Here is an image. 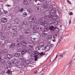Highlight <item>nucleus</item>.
Here are the masks:
<instances>
[{"label":"nucleus","mask_w":75,"mask_h":75,"mask_svg":"<svg viewBox=\"0 0 75 75\" xmlns=\"http://www.w3.org/2000/svg\"><path fill=\"white\" fill-rule=\"evenodd\" d=\"M5 45L4 44H2L1 45V47H4Z\"/></svg>","instance_id":"obj_57"},{"label":"nucleus","mask_w":75,"mask_h":75,"mask_svg":"<svg viewBox=\"0 0 75 75\" xmlns=\"http://www.w3.org/2000/svg\"><path fill=\"white\" fill-rule=\"evenodd\" d=\"M14 55L15 57H18L19 59H20V58H21L23 57V55H21V54L18 53H15Z\"/></svg>","instance_id":"obj_10"},{"label":"nucleus","mask_w":75,"mask_h":75,"mask_svg":"<svg viewBox=\"0 0 75 75\" xmlns=\"http://www.w3.org/2000/svg\"><path fill=\"white\" fill-rule=\"evenodd\" d=\"M52 41H53V42H55V39L53 40Z\"/></svg>","instance_id":"obj_64"},{"label":"nucleus","mask_w":75,"mask_h":75,"mask_svg":"<svg viewBox=\"0 0 75 75\" xmlns=\"http://www.w3.org/2000/svg\"><path fill=\"white\" fill-rule=\"evenodd\" d=\"M67 2L69 4H71V1H69L68 0H67Z\"/></svg>","instance_id":"obj_53"},{"label":"nucleus","mask_w":75,"mask_h":75,"mask_svg":"<svg viewBox=\"0 0 75 75\" xmlns=\"http://www.w3.org/2000/svg\"><path fill=\"white\" fill-rule=\"evenodd\" d=\"M63 39V38H62V37H61L60 38V41H62V40Z\"/></svg>","instance_id":"obj_59"},{"label":"nucleus","mask_w":75,"mask_h":75,"mask_svg":"<svg viewBox=\"0 0 75 75\" xmlns=\"http://www.w3.org/2000/svg\"><path fill=\"white\" fill-rule=\"evenodd\" d=\"M28 4V1L26 0H25L23 1V4H25V5H27Z\"/></svg>","instance_id":"obj_40"},{"label":"nucleus","mask_w":75,"mask_h":75,"mask_svg":"<svg viewBox=\"0 0 75 75\" xmlns=\"http://www.w3.org/2000/svg\"><path fill=\"white\" fill-rule=\"evenodd\" d=\"M21 43L22 45H24V44H27V42L25 41H22L21 42Z\"/></svg>","instance_id":"obj_44"},{"label":"nucleus","mask_w":75,"mask_h":75,"mask_svg":"<svg viewBox=\"0 0 75 75\" xmlns=\"http://www.w3.org/2000/svg\"><path fill=\"white\" fill-rule=\"evenodd\" d=\"M51 38H52V36H51V35H49L47 36V39L48 40H51Z\"/></svg>","instance_id":"obj_38"},{"label":"nucleus","mask_w":75,"mask_h":75,"mask_svg":"<svg viewBox=\"0 0 75 75\" xmlns=\"http://www.w3.org/2000/svg\"><path fill=\"white\" fill-rule=\"evenodd\" d=\"M5 59H7V58H4L2 59L1 61V62L2 64H4L6 62V60Z\"/></svg>","instance_id":"obj_27"},{"label":"nucleus","mask_w":75,"mask_h":75,"mask_svg":"<svg viewBox=\"0 0 75 75\" xmlns=\"http://www.w3.org/2000/svg\"><path fill=\"white\" fill-rule=\"evenodd\" d=\"M35 26H34L33 28V30L34 31H35L37 29V26H38V23L37 22H35L34 23Z\"/></svg>","instance_id":"obj_13"},{"label":"nucleus","mask_w":75,"mask_h":75,"mask_svg":"<svg viewBox=\"0 0 75 75\" xmlns=\"http://www.w3.org/2000/svg\"><path fill=\"white\" fill-rule=\"evenodd\" d=\"M8 12L7 11H4V13L5 14H7V13Z\"/></svg>","instance_id":"obj_54"},{"label":"nucleus","mask_w":75,"mask_h":75,"mask_svg":"<svg viewBox=\"0 0 75 75\" xmlns=\"http://www.w3.org/2000/svg\"><path fill=\"white\" fill-rule=\"evenodd\" d=\"M27 27L28 28H31L32 27V24L29 23L28 24Z\"/></svg>","instance_id":"obj_32"},{"label":"nucleus","mask_w":75,"mask_h":75,"mask_svg":"<svg viewBox=\"0 0 75 75\" xmlns=\"http://www.w3.org/2000/svg\"><path fill=\"white\" fill-rule=\"evenodd\" d=\"M55 28V27H54L53 26H52L50 27V29L51 30H54Z\"/></svg>","instance_id":"obj_42"},{"label":"nucleus","mask_w":75,"mask_h":75,"mask_svg":"<svg viewBox=\"0 0 75 75\" xmlns=\"http://www.w3.org/2000/svg\"><path fill=\"white\" fill-rule=\"evenodd\" d=\"M27 52H28L27 50H23L21 51V54L24 55V54H25Z\"/></svg>","instance_id":"obj_22"},{"label":"nucleus","mask_w":75,"mask_h":75,"mask_svg":"<svg viewBox=\"0 0 75 75\" xmlns=\"http://www.w3.org/2000/svg\"><path fill=\"white\" fill-rule=\"evenodd\" d=\"M3 14V12L0 11V15H2V14Z\"/></svg>","instance_id":"obj_56"},{"label":"nucleus","mask_w":75,"mask_h":75,"mask_svg":"<svg viewBox=\"0 0 75 75\" xmlns=\"http://www.w3.org/2000/svg\"><path fill=\"white\" fill-rule=\"evenodd\" d=\"M21 52V49H19L18 50V52Z\"/></svg>","instance_id":"obj_51"},{"label":"nucleus","mask_w":75,"mask_h":75,"mask_svg":"<svg viewBox=\"0 0 75 75\" xmlns=\"http://www.w3.org/2000/svg\"><path fill=\"white\" fill-rule=\"evenodd\" d=\"M18 37H19V38L16 40V42H21V39L24 40V36L23 35H21Z\"/></svg>","instance_id":"obj_11"},{"label":"nucleus","mask_w":75,"mask_h":75,"mask_svg":"<svg viewBox=\"0 0 75 75\" xmlns=\"http://www.w3.org/2000/svg\"><path fill=\"white\" fill-rule=\"evenodd\" d=\"M50 29V28L49 27H46V28L44 30V31L45 32V31H48V30H49V29Z\"/></svg>","instance_id":"obj_47"},{"label":"nucleus","mask_w":75,"mask_h":75,"mask_svg":"<svg viewBox=\"0 0 75 75\" xmlns=\"http://www.w3.org/2000/svg\"><path fill=\"white\" fill-rule=\"evenodd\" d=\"M47 35V34L45 33H43L42 34V37H46Z\"/></svg>","instance_id":"obj_45"},{"label":"nucleus","mask_w":75,"mask_h":75,"mask_svg":"<svg viewBox=\"0 0 75 75\" xmlns=\"http://www.w3.org/2000/svg\"><path fill=\"white\" fill-rule=\"evenodd\" d=\"M43 7L44 9H47L48 8V6L47 4H45L43 5Z\"/></svg>","instance_id":"obj_20"},{"label":"nucleus","mask_w":75,"mask_h":75,"mask_svg":"<svg viewBox=\"0 0 75 75\" xmlns=\"http://www.w3.org/2000/svg\"><path fill=\"white\" fill-rule=\"evenodd\" d=\"M12 30L13 31H16V30H17V26H13L12 28Z\"/></svg>","instance_id":"obj_25"},{"label":"nucleus","mask_w":75,"mask_h":75,"mask_svg":"<svg viewBox=\"0 0 75 75\" xmlns=\"http://www.w3.org/2000/svg\"><path fill=\"white\" fill-rule=\"evenodd\" d=\"M20 20L18 19H16L15 22H14V23L15 24H18V23H19V22H20Z\"/></svg>","instance_id":"obj_34"},{"label":"nucleus","mask_w":75,"mask_h":75,"mask_svg":"<svg viewBox=\"0 0 75 75\" xmlns=\"http://www.w3.org/2000/svg\"><path fill=\"white\" fill-rule=\"evenodd\" d=\"M59 37V35H58V34L57 35V34H55L53 36V38L54 40H55V39H56V38Z\"/></svg>","instance_id":"obj_33"},{"label":"nucleus","mask_w":75,"mask_h":75,"mask_svg":"<svg viewBox=\"0 0 75 75\" xmlns=\"http://www.w3.org/2000/svg\"><path fill=\"white\" fill-rule=\"evenodd\" d=\"M5 44H8V40H5Z\"/></svg>","instance_id":"obj_52"},{"label":"nucleus","mask_w":75,"mask_h":75,"mask_svg":"<svg viewBox=\"0 0 75 75\" xmlns=\"http://www.w3.org/2000/svg\"><path fill=\"white\" fill-rule=\"evenodd\" d=\"M56 12H57L56 11L52 10L50 13H49L48 15H47V14H46V15L45 16L48 18V19L49 20H51L52 18L54 20H57V16H53V14H56Z\"/></svg>","instance_id":"obj_3"},{"label":"nucleus","mask_w":75,"mask_h":75,"mask_svg":"<svg viewBox=\"0 0 75 75\" xmlns=\"http://www.w3.org/2000/svg\"><path fill=\"white\" fill-rule=\"evenodd\" d=\"M50 46H46V47L45 48V50H46V51H48L50 49Z\"/></svg>","instance_id":"obj_41"},{"label":"nucleus","mask_w":75,"mask_h":75,"mask_svg":"<svg viewBox=\"0 0 75 75\" xmlns=\"http://www.w3.org/2000/svg\"><path fill=\"white\" fill-rule=\"evenodd\" d=\"M39 1H41V2H42V1H44V0H39Z\"/></svg>","instance_id":"obj_63"},{"label":"nucleus","mask_w":75,"mask_h":75,"mask_svg":"<svg viewBox=\"0 0 75 75\" xmlns=\"http://www.w3.org/2000/svg\"><path fill=\"white\" fill-rule=\"evenodd\" d=\"M31 40H32V43L31 42V41H30L29 43L30 44H34L35 42H34V41H35V38H31Z\"/></svg>","instance_id":"obj_16"},{"label":"nucleus","mask_w":75,"mask_h":75,"mask_svg":"<svg viewBox=\"0 0 75 75\" xmlns=\"http://www.w3.org/2000/svg\"><path fill=\"white\" fill-rule=\"evenodd\" d=\"M20 10V9H19V8L18 7H16L14 9V11L15 12H19V11Z\"/></svg>","instance_id":"obj_28"},{"label":"nucleus","mask_w":75,"mask_h":75,"mask_svg":"<svg viewBox=\"0 0 75 75\" xmlns=\"http://www.w3.org/2000/svg\"><path fill=\"white\" fill-rule=\"evenodd\" d=\"M13 40H16L17 38H18V37L17 36V32L16 31H15L13 32Z\"/></svg>","instance_id":"obj_12"},{"label":"nucleus","mask_w":75,"mask_h":75,"mask_svg":"<svg viewBox=\"0 0 75 75\" xmlns=\"http://www.w3.org/2000/svg\"><path fill=\"white\" fill-rule=\"evenodd\" d=\"M48 18L46 17V18H47V21H49V25H50L52 24V21L51 20H49Z\"/></svg>","instance_id":"obj_19"},{"label":"nucleus","mask_w":75,"mask_h":75,"mask_svg":"<svg viewBox=\"0 0 75 75\" xmlns=\"http://www.w3.org/2000/svg\"><path fill=\"white\" fill-rule=\"evenodd\" d=\"M34 54L35 55V56L32 53H30L29 57H31L32 59H35V61H36V60L38 59V58H41L42 56L44 55V53L43 52H42L40 54L39 52L37 51H35L34 52Z\"/></svg>","instance_id":"obj_2"},{"label":"nucleus","mask_w":75,"mask_h":75,"mask_svg":"<svg viewBox=\"0 0 75 75\" xmlns=\"http://www.w3.org/2000/svg\"><path fill=\"white\" fill-rule=\"evenodd\" d=\"M37 71H35L34 72V74H37Z\"/></svg>","instance_id":"obj_60"},{"label":"nucleus","mask_w":75,"mask_h":75,"mask_svg":"<svg viewBox=\"0 0 75 75\" xmlns=\"http://www.w3.org/2000/svg\"><path fill=\"white\" fill-rule=\"evenodd\" d=\"M54 31L55 33H58L59 32V29L55 28L54 29Z\"/></svg>","instance_id":"obj_30"},{"label":"nucleus","mask_w":75,"mask_h":75,"mask_svg":"<svg viewBox=\"0 0 75 75\" xmlns=\"http://www.w3.org/2000/svg\"><path fill=\"white\" fill-rule=\"evenodd\" d=\"M16 46V44L15 43H12L10 46V48H14V47Z\"/></svg>","instance_id":"obj_26"},{"label":"nucleus","mask_w":75,"mask_h":75,"mask_svg":"<svg viewBox=\"0 0 75 75\" xmlns=\"http://www.w3.org/2000/svg\"><path fill=\"white\" fill-rule=\"evenodd\" d=\"M71 20H70L69 21V24H71Z\"/></svg>","instance_id":"obj_61"},{"label":"nucleus","mask_w":75,"mask_h":75,"mask_svg":"<svg viewBox=\"0 0 75 75\" xmlns=\"http://www.w3.org/2000/svg\"><path fill=\"white\" fill-rule=\"evenodd\" d=\"M58 21H56L54 22L53 24L54 25H57L58 24Z\"/></svg>","instance_id":"obj_43"},{"label":"nucleus","mask_w":75,"mask_h":75,"mask_svg":"<svg viewBox=\"0 0 75 75\" xmlns=\"http://www.w3.org/2000/svg\"><path fill=\"white\" fill-rule=\"evenodd\" d=\"M6 28V26L4 25H2V30L3 31H5Z\"/></svg>","instance_id":"obj_29"},{"label":"nucleus","mask_w":75,"mask_h":75,"mask_svg":"<svg viewBox=\"0 0 75 75\" xmlns=\"http://www.w3.org/2000/svg\"><path fill=\"white\" fill-rule=\"evenodd\" d=\"M27 11L29 13H31L33 12V10L30 8H29L27 10Z\"/></svg>","instance_id":"obj_36"},{"label":"nucleus","mask_w":75,"mask_h":75,"mask_svg":"<svg viewBox=\"0 0 75 75\" xmlns=\"http://www.w3.org/2000/svg\"><path fill=\"white\" fill-rule=\"evenodd\" d=\"M9 35V32H7L4 33L2 31H0V35H1V38L2 40L4 39V36L8 35Z\"/></svg>","instance_id":"obj_6"},{"label":"nucleus","mask_w":75,"mask_h":75,"mask_svg":"<svg viewBox=\"0 0 75 75\" xmlns=\"http://www.w3.org/2000/svg\"><path fill=\"white\" fill-rule=\"evenodd\" d=\"M45 44L44 43V42H41L39 43V45L40 47L41 48V47H42L44 46Z\"/></svg>","instance_id":"obj_24"},{"label":"nucleus","mask_w":75,"mask_h":75,"mask_svg":"<svg viewBox=\"0 0 75 75\" xmlns=\"http://www.w3.org/2000/svg\"><path fill=\"white\" fill-rule=\"evenodd\" d=\"M69 14L70 16H71L73 14V13H72V12H71L70 13H69Z\"/></svg>","instance_id":"obj_55"},{"label":"nucleus","mask_w":75,"mask_h":75,"mask_svg":"<svg viewBox=\"0 0 75 75\" xmlns=\"http://www.w3.org/2000/svg\"><path fill=\"white\" fill-rule=\"evenodd\" d=\"M23 58V57L20 58L19 60L22 61L23 62L22 63L24 64V66H26L27 65V64H30V62H28V61H26L25 59H24Z\"/></svg>","instance_id":"obj_5"},{"label":"nucleus","mask_w":75,"mask_h":75,"mask_svg":"<svg viewBox=\"0 0 75 75\" xmlns=\"http://www.w3.org/2000/svg\"><path fill=\"white\" fill-rule=\"evenodd\" d=\"M11 62L13 64H15L16 65L18 63V61H17V60L16 59H13L12 60Z\"/></svg>","instance_id":"obj_14"},{"label":"nucleus","mask_w":75,"mask_h":75,"mask_svg":"<svg viewBox=\"0 0 75 75\" xmlns=\"http://www.w3.org/2000/svg\"><path fill=\"white\" fill-rule=\"evenodd\" d=\"M2 53L5 55H7L8 54V51L6 50H4L2 51Z\"/></svg>","instance_id":"obj_18"},{"label":"nucleus","mask_w":75,"mask_h":75,"mask_svg":"<svg viewBox=\"0 0 75 75\" xmlns=\"http://www.w3.org/2000/svg\"><path fill=\"white\" fill-rule=\"evenodd\" d=\"M30 32V30L29 29H26L24 31V33L26 34H28Z\"/></svg>","instance_id":"obj_23"},{"label":"nucleus","mask_w":75,"mask_h":75,"mask_svg":"<svg viewBox=\"0 0 75 75\" xmlns=\"http://www.w3.org/2000/svg\"><path fill=\"white\" fill-rule=\"evenodd\" d=\"M44 2L45 3H48V0H44Z\"/></svg>","instance_id":"obj_49"},{"label":"nucleus","mask_w":75,"mask_h":75,"mask_svg":"<svg viewBox=\"0 0 75 75\" xmlns=\"http://www.w3.org/2000/svg\"><path fill=\"white\" fill-rule=\"evenodd\" d=\"M45 21V18H40L39 21V23L40 24L37 26V29L39 30H42V29L44 28L45 27L47 26V21Z\"/></svg>","instance_id":"obj_1"},{"label":"nucleus","mask_w":75,"mask_h":75,"mask_svg":"<svg viewBox=\"0 0 75 75\" xmlns=\"http://www.w3.org/2000/svg\"><path fill=\"white\" fill-rule=\"evenodd\" d=\"M22 49H27V46L24 45H23V46L22 47Z\"/></svg>","instance_id":"obj_48"},{"label":"nucleus","mask_w":75,"mask_h":75,"mask_svg":"<svg viewBox=\"0 0 75 75\" xmlns=\"http://www.w3.org/2000/svg\"><path fill=\"white\" fill-rule=\"evenodd\" d=\"M24 11V9L23 8H21L20 9V11L21 12H23Z\"/></svg>","instance_id":"obj_50"},{"label":"nucleus","mask_w":75,"mask_h":75,"mask_svg":"<svg viewBox=\"0 0 75 75\" xmlns=\"http://www.w3.org/2000/svg\"><path fill=\"white\" fill-rule=\"evenodd\" d=\"M7 7H11V6L9 5H7Z\"/></svg>","instance_id":"obj_62"},{"label":"nucleus","mask_w":75,"mask_h":75,"mask_svg":"<svg viewBox=\"0 0 75 75\" xmlns=\"http://www.w3.org/2000/svg\"><path fill=\"white\" fill-rule=\"evenodd\" d=\"M22 43H21H21H19L17 44V47H20L22 45Z\"/></svg>","instance_id":"obj_39"},{"label":"nucleus","mask_w":75,"mask_h":75,"mask_svg":"<svg viewBox=\"0 0 75 75\" xmlns=\"http://www.w3.org/2000/svg\"><path fill=\"white\" fill-rule=\"evenodd\" d=\"M40 7H38L35 8V10L36 12H38V11H39V10H40Z\"/></svg>","instance_id":"obj_35"},{"label":"nucleus","mask_w":75,"mask_h":75,"mask_svg":"<svg viewBox=\"0 0 75 75\" xmlns=\"http://www.w3.org/2000/svg\"><path fill=\"white\" fill-rule=\"evenodd\" d=\"M23 17H26L27 16V13L26 12H24L23 14Z\"/></svg>","instance_id":"obj_46"},{"label":"nucleus","mask_w":75,"mask_h":75,"mask_svg":"<svg viewBox=\"0 0 75 75\" xmlns=\"http://www.w3.org/2000/svg\"><path fill=\"white\" fill-rule=\"evenodd\" d=\"M41 47L38 45L36 47V50L37 51H38V50H40V48H41Z\"/></svg>","instance_id":"obj_37"},{"label":"nucleus","mask_w":75,"mask_h":75,"mask_svg":"<svg viewBox=\"0 0 75 75\" xmlns=\"http://www.w3.org/2000/svg\"><path fill=\"white\" fill-rule=\"evenodd\" d=\"M59 57H61V58H62V57H63V55L61 54L59 55Z\"/></svg>","instance_id":"obj_58"},{"label":"nucleus","mask_w":75,"mask_h":75,"mask_svg":"<svg viewBox=\"0 0 75 75\" xmlns=\"http://www.w3.org/2000/svg\"><path fill=\"white\" fill-rule=\"evenodd\" d=\"M6 65L7 66H6L4 68L5 71H7L6 74H9L11 73V63L10 61H8L6 62Z\"/></svg>","instance_id":"obj_4"},{"label":"nucleus","mask_w":75,"mask_h":75,"mask_svg":"<svg viewBox=\"0 0 75 75\" xmlns=\"http://www.w3.org/2000/svg\"><path fill=\"white\" fill-rule=\"evenodd\" d=\"M1 21L2 23H6L7 22V18H3L1 19Z\"/></svg>","instance_id":"obj_21"},{"label":"nucleus","mask_w":75,"mask_h":75,"mask_svg":"<svg viewBox=\"0 0 75 75\" xmlns=\"http://www.w3.org/2000/svg\"><path fill=\"white\" fill-rule=\"evenodd\" d=\"M29 21L30 22H34L35 21V17L34 16H31L29 17Z\"/></svg>","instance_id":"obj_9"},{"label":"nucleus","mask_w":75,"mask_h":75,"mask_svg":"<svg viewBox=\"0 0 75 75\" xmlns=\"http://www.w3.org/2000/svg\"><path fill=\"white\" fill-rule=\"evenodd\" d=\"M7 57L9 59H11L13 57V55L11 54H8L7 55Z\"/></svg>","instance_id":"obj_31"},{"label":"nucleus","mask_w":75,"mask_h":75,"mask_svg":"<svg viewBox=\"0 0 75 75\" xmlns=\"http://www.w3.org/2000/svg\"><path fill=\"white\" fill-rule=\"evenodd\" d=\"M16 66L18 68H22L23 66L25 67L26 66H24V64H23V63L21 62H19L16 64Z\"/></svg>","instance_id":"obj_7"},{"label":"nucleus","mask_w":75,"mask_h":75,"mask_svg":"<svg viewBox=\"0 0 75 75\" xmlns=\"http://www.w3.org/2000/svg\"><path fill=\"white\" fill-rule=\"evenodd\" d=\"M22 25H26L27 24V21H23L21 23Z\"/></svg>","instance_id":"obj_17"},{"label":"nucleus","mask_w":75,"mask_h":75,"mask_svg":"<svg viewBox=\"0 0 75 75\" xmlns=\"http://www.w3.org/2000/svg\"><path fill=\"white\" fill-rule=\"evenodd\" d=\"M33 46L32 45H29L28 47V49H27V51L28 52V53L30 54V53H32L33 51Z\"/></svg>","instance_id":"obj_8"},{"label":"nucleus","mask_w":75,"mask_h":75,"mask_svg":"<svg viewBox=\"0 0 75 75\" xmlns=\"http://www.w3.org/2000/svg\"><path fill=\"white\" fill-rule=\"evenodd\" d=\"M72 65V61L71 60L69 62V63L68 64V66L69 68V69H67V70L69 71V70L70 69H69V68L71 67V65Z\"/></svg>","instance_id":"obj_15"}]
</instances>
